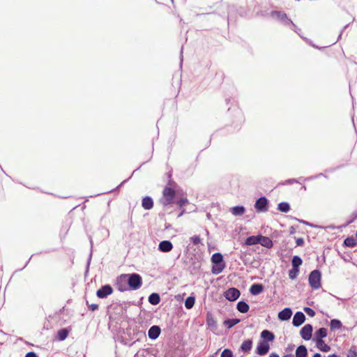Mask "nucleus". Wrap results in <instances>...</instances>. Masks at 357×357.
I'll use <instances>...</instances> for the list:
<instances>
[{
  "label": "nucleus",
  "mask_w": 357,
  "mask_h": 357,
  "mask_svg": "<svg viewBox=\"0 0 357 357\" xmlns=\"http://www.w3.org/2000/svg\"><path fill=\"white\" fill-rule=\"evenodd\" d=\"M271 16L280 21L283 25L291 26V30L297 33L298 35L300 29L289 19L287 14L282 11L273 10L271 12Z\"/></svg>",
  "instance_id": "f257e3e1"
},
{
  "label": "nucleus",
  "mask_w": 357,
  "mask_h": 357,
  "mask_svg": "<svg viewBox=\"0 0 357 357\" xmlns=\"http://www.w3.org/2000/svg\"><path fill=\"white\" fill-rule=\"evenodd\" d=\"M162 194V197L160 199V203L163 206L164 210L166 211L167 209L165 208L174 202L175 191L171 188L165 187Z\"/></svg>",
  "instance_id": "f03ea898"
},
{
  "label": "nucleus",
  "mask_w": 357,
  "mask_h": 357,
  "mask_svg": "<svg viewBox=\"0 0 357 357\" xmlns=\"http://www.w3.org/2000/svg\"><path fill=\"white\" fill-rule=\"evenodd\" d=\"M321 274L319 270L312 271L308 278L310 287L314 289H318L321 287Z\"/></svg>",
  "instance_id": "7ed1b4c3"
},
{
  "label": "nucleus",
  "mask_w": 357,
  "mask_h": 357,
  "mask_svg": "<svg viewBox=\"0 0 357 357\" xmlns=\"http://www.w3.org/2000/svg\"><path fill=\"white\" fill-rule=\"evenodd\" d=\"M128 275V286L133 290L139 289L142 284V277L137 273L126 274Z\"/></svg>",
  "instance_id": "20e7f679"
},
{
  "label": "nucleus",
  "mask_w": 357,
  "mask_h": 357,
  "mask_svg": "<svg viewBox=\"0 0 357 357\" xmlns=\"http://www.w3.org/2000/svg\"><path fill=\"white\" fill-rule=\"evenodd\" d=\"M269 202L266 197H261L257 199L255 204V208L258 213L266 212L268 210Z\"/></svg>",
  "instance_id": "39448f33"
},
{
  "label": "nucleus",
  "mask_w": 357,
  "mask_h": 357,
  "mask_svg": "<svg viewBox=\"0 0 357 357\" xmlns=\"http://www.w3.org/2000/svg\"><path fill=\"white\" fill-rule=\"evenodd\" d=\"M128 275L126 274L121 275L116 280V287L120 291H125L129 289Z\"/></svg>",
  "instance_id": "423d86ee"
},
{
  "label": "nucleus",
  "mask_w": 357,
  "mask_h": 357,
  "mask_svg": "<svg viewBox=\"0 0 357 357\" xmlns=\"http://www.w3.org/2000/svg\"><path fill=\"white\" fill-rule=\"evenodd\" d=\"M241 295L240 291L234 287L229 288L225 293V298L229 301H234L237 300Z\"/></svg>",
  "instance_id": "0eeeda50"
},
{
  "label": "nucleus",
  "mask_w": 357,
  "mask_h": 357,
  "mask_svg": "<svg viewBox=\"0 0 357 357\" xmlns=\"http://www.w3.org/2000/svg\"><path fill=\"white\" fill-rule=\"evenodd\" d=\"M270 349L269 344L264 341V340H260L258 342L256 353L259 356H264L266 355Z\"/></svg>",
  "instance_id": "6e6552de"
},
{
  "label": "nucleus",
  "mask_w": 357,
  "mask_h": 357,
  "mask_svg": "<svg viewBox=\"0 0 357 357\" xmlns=\"http://www.w3.org/2000/svg\"><path fill=\"white\" fill-rule=\"evenodd\" d=\"M313 328L310 324L305 325L300 331V335L305 340H310L312 337Z\"/></svg>",
  "instance_id": "1a4fd4ad"
},
{
  "label": "nucleus",
  "mask_w": 357,
  "mask_h": 357,
  "mask_svg": "<svg viewBox=\"0 0 357 357\" xmlns=\"http://www.w3.org/2000/svg\"><path fill=\"white\" fill-rule=\"evenodd\" d=\"M305 321V316L302 312H297L293 317L292 324L298 327Z\"/></svg>",
  "instance_id": "9d476101"
},
{
  "label": "nucleus",
  "mask_w": 357,
  "mask_h": 357,
  "mask_svg": "<svg viewBox=\"0 0 357 357\" xmlns=\"http://www.w3.org/2000/svg\"><path fill=\"white\" fill-rule=\"evenodd\" d=\"M173 249V244L170 241H162L158 244V250L162 252H169Z\"/></svg>",
  "instance_id": "9b49d317"
},
{
  "label": "nucleus",
  "mask_w": 357,
  "mask_h": 357,
  "mask_svg": "<svg viewBox=\"0 0 357 357\" xmlns=\"http://www.w3.org/2000/svg\"><path fill=\"white\" fill-rule=\"evenodd\" d=\"M161 333V329L158 326H152L148 331V336L151 340L157 339Z\"/></svg>",
  "instance_id": "f8f14e48"
},
{
  "label": "nucleus",
  "mask_w": 357,
  "mask_h": 357,
  "mask_svg": "<svg viewBox=\"0 0 357 357\" xmlns=\"http://www.w3.org/2000/svg\"><path fill=\"white\" fill-rule=\"evenodd\" d=\"M291 310L289 307H286L278 313V319L281 321H287L291 318Z\"/></svg>",
  "instance_id": "ddd939ff"
},
{
  "label": "nucleus",
  "mask_w": 357,
  "mask_h": 357,
  "mask_svg": "<svg viewBox=\"0 0 357 357\" xmlns=\"http://www.w3.org/2000/svg\"><path fill=\"white\" fill-rule=\"evenodd\" d=\"M327 336V329L325 328H320L317 331H316L314 333V336L313 338V341L315 342L317 341L323 340V338Z\"/></svg>",
  "instance_id": "4468645a"
},
{
  "label": "nucleus",
  "mask_w": 357,
  "mask_h": 357,
  "mask_svg": "<svg viewBox=\"0 0 357 357\" xmlns=\"http://www.w3.org/2000/svg\"><path fill=\"white\" fill-rule=\"evenodd\" d=\"M142 206L145 210H150L153 207V200L149 196H146L142 199Z\"/></svg>",
  "instance_id": "2eb2a0df"
},
{
  "label": "nucleus",
  "mask_w": 357,
  "mask_h": 357,
  "mask_svg": "<svg viewBox=\"0 0 357 357\" xmlns=\"http://www.w3.org/2000/svg\"><path fill=\"white\" fill-rule=\"evenodd\" d=\"M259 240L260 241L259 242V244L267 248H271L273 247V242L269 237L259 235Z\"/></svg>",
  "instance_id": "dca6fc26"
},
{
  "label": "nucleus",
  "mask_w": 357,
  "mask_h": 357,
  "mask_svg": "<svg viewBox=\"0 0 357 357\" xmlns=\"http://www.w3.org/2000/svg\"><path fill=\"white\" fill-rule=\"evenodd\" d=\"M264 291V286L261 284L255 283L250 288V292L252 295H258Z\"/></svg>",
  "instance_id": "f3484780"
},
{
  "label": "nucleus",
  "mask_w": 357,
  "mask_h": 357,
  "mask_svg": "<svg viewBox=\"0 0 357 357\" xmlns=\"http://www.w3.org/2000/svg\"><path fill=\"white\" fill-rule=\"evenodd\" d=\"M225 263L213 264L211 272L214 275H218L223 271L225 268Z\"/></svg>",
  "instance_id": "a211bd4d"
},
{
  "label": "nucleus",
  "mask_w": 357,
  "mask_h": 357,
  "mask_svg": "<svg viewBox=\"0 0 357 357\" xmlns=\"http://www.w3.org/2000/svg\"><path fill=\"white\" fill-rule=\"evenodd\" d=\"M261 337L266 342H272L275 339V335L271 331L264 330L261 333Z\"/></svg>",
  "instance_id": "6ab92c4d"
},
{
  "label": "nucleus",
  "mask_w": 357,
  "mask_h": 357,
  "mask_svg": "<svg viewBox=\"0 0 357 357\" xmlns=\"http://www.w3.org/2000/svg\"><path fill=\"white\" fill-rule=\"evenodd\" d=\"M69 334V330L68 328H61L58 331L56 338L59 341L65 340Z\"/></svg>",
  "instance_id": "aec40b11"
},
{
  "label": "nucleus",
  "mask_w": 357,
  "mask_h": 357,
  "mask_svg": "<svg viewBox=\"0 0 357 357\" xmlns=\"http://www.w3.org/2000/svg\"><path fill=\"white\" fill-rule=\"evenodd\" d=\"M259 235L248 236L245 241V245L250 246L259 244Z\"/></svg>",
  "instance_id": "412c9836"
},
{
  "label": "nucleus",
  "mask_w": 357,
  "mask_h": 357,
  "mask_svg": "<svg viewBox=\"0 0 357 357\" xmlns=\"http://www.w3.org/2000/svg\"><path fill=\"white\" fill-rule=\"evenodd\" d=\"M307 350L305 346L300 345L296 350V357H307Z\"/></svg>",
  "instance_id": "4be33fe9"
},
{
  "label": "nucleus",
  "mask_w": 357,
  "mask_h": 357,
  "mask_svg": "<svg viewBox=\"0 0 357 357\" xmlns=\"http://www.w3.org/2000/svg\"><path fill=\"white\" fill-rule=\"evenodd\" d=\"M237 310L241 313H246L249 310V305L243 301H241L237 303Z\"/></svg>",
  "instance_id": "5701e85b"
},
{
  "label": "nucleus",
  "mask_w": 357,
  "mask_h": 357,
  "mask_svg": "<svg viewBox=\"0 0 357 357\" xmlns=\"http://www.w3.org/2000/svg\"><path fill=\"white\" fill-rule=\"evenodd\" d=\"M316 347L321 351L328 352L331 350V347L326 344L324 340L317 341Z\"/></svg>",
  "instance_id": "b1692460"
},
{
  "label": "nucleus",
  "mask_w": 357,
  "mask_h": 357,
  "mask_svg": "<svg viewBox=\"0 0 357 357\" xmlns=\"http://www.w3.org/2000/svg\"><path fill=\"white\" fill-rule=\"evenodd\" d=\"M245 211V208L243 206H236L231 208V212L234 215L238 216L243 215Z\"/></svg>",
  "instance_id": "393cba45"
},
{
  "label": "nucleus",
  "mask_w": 357,
  "mask_h": 357,
  "mask_svg": "<svg viewBox=\"0 0 357 357\" xmlns=\"http://www.w3.org/2000/svg\"><path fill=\"white\" fill-rule=\"evenodd\" d=\"M160 301V296L157 293H152L149 296V302L151 304V305H158Z\"/></svg>",
  "instance_id": "a878e982"
},
{
  "label": "nucleus",
  "mask_w": 357,
  "mask_h": 357,
  "mask_svg": "<svg viewBox=\"0 0 357 357\" xmlns=\"http://www.w3.org/2000/svg\"><path fill=\"white\" fill-rule=\"evenodd\" d=\"M342 327V324L339 319H333L331 320L330 328L332 331L340 329Z\"/></svg>",
  "instance_id": "bb28decb"
},
{
  "label": "nucleus",
  "mask_w": 357,
  "mask_h": 357,
  "mask_svg": "<svg viewBox=\"0 0 357 357\" xmlns=\"http://www.w3.org/2000/svg\"><path fill=\"white\" fill-rule=\"evenodd\" d=\"M211 262L213 264L224 263L223 257L221 253L216 252L211 257Z\"/></svg>",
  "instance_id": "cd10ccee"
},
{
  "label": "nucleus",
  "mask_w": 357,
  "mask_h": 357,
  "mask_svg": "<svg viewBox=\"0 0 357 357\" xmlns=\"http://www.w3.org/2000/svg\"><path fill=\"white\" fill-rule=\"evenodd\" d=\"M252 347V342L251 340H245L241 346V349L244 352H248L251 350Z\"/></svg>",
  "instance_id": "c85d7f7f"
},
{
  "label": "nucleus",
  "mask_w": 357,
  "mask_h": 357,
  "mask_svg": "<svg viewBox=\"0 0 357 357\" xmlns=\"http://www.w3.org/2000/svg\"><path fill=\"white\" fill-rule=\"evenodd\" d=\"M344 245L349 248H354L357 245V241L353 236L347 237L344 241Z\"/></svg>",
  "instance_id": "c756f323"
},
{
  "label": "nucleus",
  "mask_w": 357,
  "mask_h": 357,
  "mask_svg": "<svg viewBox=\"0 0 357 357\" xmlns=\"http://www.w3.org/2000/svg\"><path fill=\"white\" fill-rule=\"evenodd\" d=\"M97 293L105 294L107 296L112 294V286L110 284H105L97 291Z\"/></svg>",
  "instance_id": "7c9ffc66"
},
{
  "label": "nucleus",
  "mask_w": 357,
  "mask_h": 357,
  "mask_svg": "<svg viewBox=\"0 0 357 357\" xmlns=\"http://www.w3.org/2000/svg\"><path fill=\"white\" fill-rule=\"evenodd\" d=\"M239 322H240V319H236V318H234V319H226L224 321V324L228 328H231L233 326H234L235 325H236L237 324H238Z\"/></svg>",
  "instance_id": "2f4dec72"
},
{
  "label": "nucleus",
  "mask_w": 357,
  "mask_h": 357,
  "mask_svg": "<svg viewBox=\"0 0 357 357\" xmlns=\"http://www.w3.org/2000/svg\"><path fill=\"white\" fill-rule=\"evenodd\" d=\"M303 260L302 259L297 255L293 257L291 259V266L294 268H299L300 266L302 264Z\"/></svg>",
  "instance_id": "473e14b6"
},
{
  "label": "nucleus",
  "mask_w": 357,
  "mask_h": 357,
  "mask_svg": "<svg viewBox=\"0 0 357 357\" xmlns=\"http://www.w3.org/2000/svg\"><path fill=\"white\" fill-rule=\"evenodd\" d=\"M195 296H188L185 301V308H187L188 310L192 308V307L195 305Z\"/></svg>",
  "instance_id": "72a5a7b5"
},
{
  "label": "nucleus",
  "mask_w": 357,
  "mask_h": 357,
  "mask_svg": "<svg viewBox=\"0 0 357 357\" xmlns=\"http://www.w3.org/2000/svg\"><path fill=\"white\" fill-rule=\"evenodd\" d=\"M278 209L283 213H287L290 210V205L287 202H280L278 205Z\"/></svg>",
  "instance_id": "f704fd0d"
},
{
  "label": "nucleus",
  "mask_w": 357,
  "mask_h": 357,
  "mask_svg": "<svg viewBox=\"0 0 357 357\" xmlns=\"http://www.w3.org/2000/svg\"><path fill=\"white\" fill-rule=\"evenodd\" d=\"M299 268L292 267L291 269L289 271V277L291 280H294L297 278L299 273Z\"/></svg>",
  "instance_id": "c9c22d12"
},
{
  "label": "nucleus",
  "mask_w": 357,
  "mask_h": 357,
  "mask_svg": "<svg viewBox=\"0 0 357 357\" xmlns=\"http://www.w3.org/2000/svg\"><path fill=\"white\" fill-rule=\"evenodd\" d=\"M206 324L211 327L215 328L216 326V321L211 314H207Z\"/></svg>",
  "instance_id": "e433bc0d"
},
{
  "label": "nucleus",
  "mask_w": 357,
  "mask_h": 357,
  "mask_svg": "<svg viewBox=\"0 0 357 357\" xmlns=\"http://www.w3.org/2000/svg\"><path fill=\"white\" fill-rule=\"evenodd\" d=\"M347 357H357V350L356 347L352 346L348 351Z\"/></svg>",
  "instance_id": "4c0bfd02"
},
{
  "label": "nucleus",
  "mask_w": 357,
  "mask_h": 357,
  "mask_svg": "<svg viewBox=\"0 0 357 357\" xmlns=\"http://www.w3.org/2000/svg\"><path fill=\"white\" fill-rule=\"evenodd\" d=\"M220 357H234L233 352L229 349H225L222 351Z\"/></svg>",
  "instance_id": "58836bf2"
},
{
  "label": "nucleus",
  "mask_w": 357,
  "mask_h": 357,
  "mask_svg": "<svg viewBox=\"0 0 357 357\" xmlns=\"http://www.w3.org/2000/svg\"><path fill=\"white\" fill-rule=\"evenodd\" d=\"M190 241L191 243H192L194 245H198L201 243V238L199 236L195 235L190 238Z\"/></svg>",
  "instance_id": "ea45409f"
},
{
  "label": "nucleus",
  "mask_w": 357,
  "mask_h": 357,
  "mask_svg": "<svg viewBox=\"0 0 357 357\" xmlns=\"http://www.w3.org/2000/svg\"><path fill=\"white\" fill-rule=\"evenodd\" d=\"M304 311L310 317H314L315 315L314 310H312V308L309 307H304Z\"/></svg>",
  "instance_id": "a19ab883"
},
{
  "label": "nucleus",
  "mask_w": 357,
  "mask_h": 357,
  "mask_svg": "<svg viewBox=\"0 0 357 357\" xmlns=\"http://www.w3.org/2000/svg\"><path fill=\"white\" fill-rule=\"evenodd\" d=\"M188 203V200L186 198H180L177 202L176 204L179 206V207H183Z\"/></svg>",
  "instance_id": "79ce46f5"
},
{
  "label": "nucleus",
  "mask_w": 357,
  "mask_h": 357,
  "mask_svg": "<svg viewBox=\"0 0 357 357\" xmlns=\"http://www.w3.org/2000/svg\"><path fill=\"white\" fill-rule=\"evenodd\" d=\"M111 305L107 306V316H108L109 322H108V328H110L111 327V321H112V314L109 312V308Z\"/></svg>",
  "instance_id": "37998d69"
},
{
  "label": "nucleus",
  "mask_w": 357,
  "mask_h": 357,
  "mask_svg": "<svg viewBox=\"0 0 357 357\" xmlns=\"http://www.w3.org/2000/svg\"><path fill=\"white\" fill-rule=\"evenodd\" d=\"M298 183V181L295 178H290L286 180L282 184L283 185H291L293 183Z\"/></svg>",
  "instance_id": "c03bdc74"
},
{
  "label": "nucleus",
  "mask_w": 357,
  "mask_h": 357,
  "mask_svg": "<svg viewBox=\"0 0 357 357\" xmlns=\"http://www.w3.org/2000/svg\"><path fill=\"white\" fill-rule=\"evenodd\" d=\"M86 304L89 307V308L92 310V311H94L96 310H97L98 308V304H91V305H89V303L86 301Z\"/></svg>",
  "instance_id": "a18cd8bd"
},
{
  "label": "nucleus",
  "mask_w": 357,
  "mask_h": 357,
  "mask_svg": "<svg viewBox=\"0 0 357 357\" xmlns=\"http://www.w3.org/2000/svg\"><path fill=\"white\" fill-rule=\"evenodd\" d=\"M296 244L297 246H303L304 244V240L302 238H298L296 240Z\"/></svg>",
  "instance_id": "49530a36"
},
{
  "label": "nucleus",
  "mask_w": 357,
  "mask_h": 357,
  "mask_svg": "<svg viewBox=\"0 0 357 357\" xmlns=\"http://www.w3.org/2000/svg\"><path fill=\"white\" fill-rule=\"evenodd\" d=\"M351 217H352V219L348 222V224L352 223L355 220L357 219V210L354 211L351 213Z\"/></svg>",
  "instance_id": "de8ad7c7"
},
{
  "label": "nucleus",
  "mask_w": 357,
  "mask_h": 357,
  "mask_svg": "<svg viewBox=\"0 0 357 357\" xmlns=\"http://www.w3.org/2000/svg\"><path fill=\"white\" fill-rule=\"evenodd\" d=\"M25 357H38L37 354L33 351H29L26 355Z\"/></svg>",
  "instance_id": "09e8293b"
},
{
  "label": "nucleus",
  "mask_w": 357,
  "mask_h": 357,
  "mask_svg": "<svg viewBox=\"0 0 357 357\" xmlns=\"http://www.w3.org/2000/svg\"><path fill=\"white\" fill-rule=\"evenodd\" d=\"M323 174H319L316 176H310V177H307V178H305L304 180L305 181H307V180H312V179H314V178H319V176H322Z\"/></svg>",
  "instance_id": "8fccbe9b"
},
{
  "label": "nucleus",
  "mask_w": 357,
  "mask_h": 357,
  "mask_svg": "<svg viewBox=\"0 0 357 357\" xmlns=\"http://www.w3.org/2000/svg\"><path fill=\"white\" fill-rule=\"evenodd\" d=\"M96 295L100 298H104L107 297V296L105 294H103V293L102 294H99V293L96 292Z\"/></svg>",
  "instance_id": "3c124183"
},
{
  "label": "nucleus",
  "mask_w": 357,
  "mask_h": 357,
  "mask_svg": "<svg viewBox=\"0 0 357 357\" xmlns=\"http://www.w3.org/2000/svg\"><path fill=\"white\" fill-rule=\"evenodd\" d=\"M269 357H280L278 354L276 353H271L269 356Z\"/></svg>",
  "instance_id": "603ef678"
},
{
  "label": "nucleus",
  "mask_w": 357,
  "mask_h": 357,
  "mask_svg": "<svg viewBox=\"0 0 357 357\" xmlns=\"http://www.w3.org/2000/svg\"><path fill=\"white\" fill-rule=\"evenodd\" d=\"M126 182V181H123L119 186H117L115 189H113V192H114L116 190H118L119 189V188L121 187V185L124 183Z\"/></svg>",
  "instance_id": "864d4df0"
},
{
  "label": "nucleus",
  "mask_w": 357,
  "mask_h": 357,
  "mask_svg": "<svg viewBox=\"0 0 357 357\" xmlns=\"http://www.w3.org/2000/svg\"><path fill=\"white\" fill-rule=\"evenodd\" d=\"M91 256H92V254L91 253V254H90V255H89V259H88L87 266H89V264H90V261H91Z\"/></svg>",
  "instance_id": "5fc2aeb1"
},
{
  "label": "nucleus",
  "mask_w": 357,
  "mask_h": 357,
  "mask_svg": "<svg viewBox=\"0 0 357 357\" xmlns=\"http://www.w3.org/2000/svg\"><path fill=\"white\" fill-rule=\"evenodd\" d=\"M347 27V25L344 26V29L342 30L341 33L339 35L338 38H340L342 34L343 31Z\"/></svg>",
  "instance_id": "6e6d98bb"
},
{
  "label": "nucleus",
  "mask_w": 357,
  "mask_h": 357,
  "mask_svg": "<svg viewBox=\"0 0 357 357\" xmlns=\"http://www.w3.org/2000/svg\"><path fill=\"white\" fill-rule=\"evenodd\" d=\"M299 222H302L303 224L307 225H310L307 222H306V221H305V220H299Z\"/></svg>",
  "instance_id": "4d7b16f0"
},
{
  "label": "nucleus",
  "mask_w": 357,
  "mask_h": 357,
  "mask_svg": "<svg viewBox=\"0 0 357 357\" xmlns=\"http://www.w3.org/2000/svg\"><path fill=\"white\" fill-rule=\"evenodd\" d=\"M312 357H321V356L320 354L316 353V354H314V356Z\"/></svg>",
  "instance_id": "13d9d810"
},
{
  "label": "nucleus",
  "mask_w": 357,
  "mask_h": 357,
  "mask_svg": "<svg viewBox=\"0 0 357 357\" xmlns=\"http://www.w3.org/2000/svg\"><path fill=\"white\" fill-rule=\"evenodd\" d=\"M282 357H294L293 354H286L284 356H283Z\"/></svg>",
  "instance_id": "bf43d9fd"
},
{
  "label": "nucleus",
  "mask_w": 357,
  "mask_h": 357,
  "mask_svg": "<svg viewBox=\"0 0 357 357\" xmlns=\"http://www.w3.org/2000/svg\"><path fill=\"white\" fill-rule=\"evenodd\" d=\"M31 257H32V256L29 259V260L26 261L24 266L22 269H23L29 263V261L31 260Z\"/></svg>",
  "instance_id": "052dcab7"
},
{
  "label": "nucleus",
  "mask_w": 357,
  "mask_h": 357,
  "mask_svg": "<svg viewBox=\"0 0 357 357\" xmlns=\"http://www.w3.org/2000/svg\"><path fill=\"white\" fill-rule=\"evenodd\" d=\"M328 357H339L336 354L329 355Z\"/></svg>",
  "instance_id": "680f3d73"
},
{
  "label": "nucleus",
  "mask_w": 357,
  "mask_h": 357,
  "mask_svg": "<svg viewBox=\"0 0 357 357\" xmlns=\"http://www.w3.org/2000/svg\"><path fill=\"white\" fill-rule=\"evenodd\" d=\"M218 352H215L213 355H211L208 357H215Z\"/></svg>",
  "instance_id": "e2e57ef3"
},
{
  "label": "nucleus",
  "mask_w": 357,
  "mask_h": 357,
  "mask_svg": "<svg viewBox=\"0 0 357 357\" xmlns=\"http://www.w3.org/2000/svg\"><path fill=\"white\" fill-rule=\"evenodd\" d=\"M302 188H303L304 190H306V187H305V185H303Z\"/></svg>",
  "instance_id": "0e129e2a"
},
{
  "label": "nucleus",
  "mask_w": 357,
  "mask_h": 357,
  "mask_svg": "<svg viewBox=\"0 0 357 357\" xmlns=\"http://www.w3.org/2000/svg\"><path fill=\"white\" fill-rule=\"evenodd\" d=\"M356 238H357V231H356Z\"/></svg>",
  "instance_id": "69168bd1"
},
{
  "label": "nucleus",
  "mask_w": 357,
  "mask_h": 357,
  "mask_svg": "<svg viewBox=\"0 0 357 357\" xmlns=\"http://www.w3.org/2000/svg\"><path fill=\"white\" fill-rule=\"evenodd\" d=\"M172 1L173 2V0H172Z\"/></svg>",
  "instance_id": "338daca9"
}]
</instances>
